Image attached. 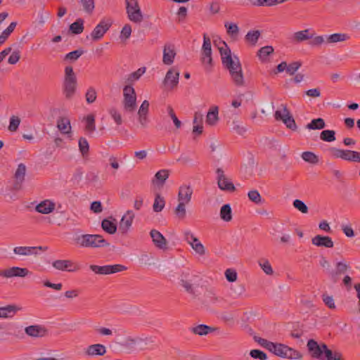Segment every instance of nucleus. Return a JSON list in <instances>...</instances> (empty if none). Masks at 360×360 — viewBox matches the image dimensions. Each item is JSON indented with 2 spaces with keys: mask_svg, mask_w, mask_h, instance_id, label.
I'll return each mask as SVG.
<instances>
[{
  "mask_svg": "<svg viewBox=\"0 0 360 360\" xmlns=\"http://www.w3.org/2000/svg\"><path fill=\"white\" fill-rule=\"evenodd\" d=\"M265 348L274 354L283 359H300L302 354L297 350L285 345L274 342H264Z\"/></svg>",
  "mask_w": 360,
  "mask_h": 360,
  "instance_id": "1",
  "label": "nucleus"
},
{
  "mask_svg": "<svg viewBox=\"0 0 360 360\" xmlns=\"http://www.w3.org/2000/svg\"><path fill=\"white\" fill-rule=\"evenodd\" d=\"M219 53L221 57L223 65L229 70V75H232L235 71L242 70L239 58L236 56H232L229 46L225 42L219 47Z\"/></svg>",
  "mask_w": 360,
  "mask_h": 360,
  "instance_id": "2",
  "label": "nucleus"
},
{
  "mask_svg": "<svg viewBox=\"0 0 360 360\" xmlns=\"http://www.w3.org/2000/svg\"><path fill=\"white\" fill-rule=\"evenodd\" d=\"M75 243L83 248H101L109 245V243L98 234H83L75 238Z\"/></svg>",
  "mask_w": 360,
  "mask_h": 360,
  "instance_id": "3",
  "label": "nucleus"
},
{
  "mask_svg": "<svg viewBox=\"0 0 360 360\" xmlns=\"http://www.w3.org/2000/svg\"><path fill=\"white\" fill-rule=\"evenodd\" d=\"M125 5L129 20L133 23L141 24L144 19V15L138 0H125Z\"/></svg>",
  "mask_w": 360,
  "mask_h": 360,
  "instance_id": "4",
  "label": "nucleus"
},
{
  "mask_svg": "<svg viewBox=\"0 0 360 360\" xmlns=\"http://www.w3.org/2000/svg\"><path fill=\"white\" fill-rule=\"evenodd\" d=\"M63 88L65 96L68 98L74 94L77 88V77L73 68L70 66H67L65 68Z\"/></svg>",
  "mask_w": 360,
  "mask_h": 360,
  "instance_id": "5",
  "label": "nucleus"
},
{
  "mask_svg": "<svg viewBox=\"0 0 360 360\" xmlns=\"http://www.w3.org/2000/svg\"><path fill=\"white\" fill-rule=\"evenodd\" d=\"M122 105L126 112H133L136 108V94L131 86L127 85L123 89Z\"/></svg>",
  "mask_w": 360,
  "mask_h": 360,
  "instance_id": "6",
  "label": "nucleus"
},
{
  "mask_svg": "<svg viewBox=\"0 0 360 360\" xmlns=\"http://www.w3.org/2000/svg\"><path fill=\"white\" fill-rule=\"evenodd\" d=\"M185 240L191 245L193 251L198 256L202 257L205 255L206 250L205 246L200 240L190 230L184 231Z\"/></svg>",
  "mask_w": 360,
  "mask_h": 360,
  "instance_id": "7",
  "label": "nucleus"
},
{
  "mask_svg": "<svg viewBox=\"0 0 360 360\" xmlns=\"http://www.w3.org/2000/svg\"><path fill=\"white\" fill-rule=\"evenodd\" d=\"M329 152L334 158H341L345 160L360 162V153L359 152L342 150L337 148H331Z\"/></svg>",
  "mask_w": 360,
  "mask_h": 360,
  "instance_id": "8",
  "label": "nucleus"
},
{
  "mask_svg": "<svg viewBox=\"0 0 360 360\" xmlns=\"http://www.w3.org/2000/svg\"><path fill=\"white\" fill-rule=\"evenodd\" d=\"M150 103L147 100H144L139 108L137 111V122L139 127L141 129H146L150 122L149 117Z\"/></svg>",
  "mask_w": 360,
  "mask_h": 360,
  "instance_id": "9",
  "label": "nucleus"
},
{
  "mask_svg": "<svg viewBox=\"0 0 360 360\" xmlns=\"http://www.w3.org/2000/svg\"><path fill=\"white\" fill-rule=\"evenodd\" d=\"M216 180L218 187L221 191H233L235 186L231 180L226 176L222 168L216 169Z\"/></svg>",
  "mask_w": 360,
  "mask_h": 360,
  "instance_id": "10",
  "label": "nucleus"
},
{
  "mask_svg": "<svg viewBox=\"0 0 360 360\" xmlns=\"http://www.w3.org/2000/svg\"><path fill=\"white\" fill-rule=\"evenodd\" d=\"M30 274L31 272L27 268L19 266H12L0 271V276L5 278H12L14 277L24 278Z\"/></svg>",
  "mask_w": 360,
  "mask_h": 360,
  "instance_id": "11",
  "label": "nucleus"
},
{
  "mask_svg": "<svg viewBox=\"0 0 360 360\" xmlns=\"http://www.w3.org/2000/svg\"><path fill=\"white\" fill-rule=\"evenodd\" d=\"M179 71L172 67L167 72L163 80L164 85L169 90L174 89L179 84Z\"/></svg>",
  "mask_w": 360,
  "mask_h": 360,
  "instance_id": "12",
  "label": "nucleus"
},
{
  "mask_svg": "<svg viewBox=\"0 0 360 360\" xmlns=\"http://www.w3.org/2000/svg\"><path fill=\"white\" fill-rule=\"evenodd\" d=\"M111 24L110 20H101L90 34L91 39L95 41L101 39L106 32L110 29Z\"/></svg>",
  "mask_w": 360,
  "mask_h": 360,
  "instance_id": "13",
  "label": "nucleus"
},
{
  "mask_svg": "<svg viewBox=\"0 0 360 360\" xmlns=\"http://www.w3.org/2000/svg\"><path fill=\"white\" fill-rule=\"evenodd\" d=\"M135 214L132 210H127L122 217L120 224L119 230L122 234H126L131 228Z\"/></svg>",
  "mask_w": 360,
  "mask_h": 360,
  "instance_id": "14",
  "label": "nucleus"
},
{
  "mask_svg": "<svg viewBox=\"0 0 360 360\" xmlns=\"http://www.w3.org/2000/svg\"><path fill=\"white\" fill-rule=\"evenodd\" d=\"M170 171L169 169H160L155 173L151 180V184L154 188L160 190L164 186L165 181L169 178Z\"/></svg>",
  "mask_w": 360,
  "mask_h": 360,
  "instance_id": "15",
  "label": "nucleus"
},
{
  "mask_svg": "<svg viewBox=\"0 0 360 360\" xmlns=\"http://www.w3.org/2000/svg\"><path fill=\"white\" fill-rule=\"evenodd\" d=\"M150 236L153 245L159 250H166L168 248V241L165 236L158 231L152 229L150 231Z\"/></svg>",
  "mask_w": 360,
  "mask_h": 360,
  "instance_id": "16",
  "label": "nucleus"
},
{
  "mask_svg": "<svg viewBox=\"0 0 360 360\" xmlns=\"http://www.w3.org/2000/svg\"><path fill=\"white\" fill-rule=\"evenodd\" d=\"M162 52V63L166 65H172L176 56L175 46L170 43L166 44L163 47Z\"/></svg>",
  "mask_w": 360,
  "mask_h": 360,
  "instance_id": "17",
  "label": "nucleus"
},
{
  "mask_svg": "<svg viewBox=\"0 0 360 360\" xmlns=\"http://www.w3.org/2000/svg\"><path fill=\"white\" fill-rule=\"evenodd\" d=\"M193 193V188L191 186L186 184L181 186L177 195L178 202L189 204L191 201Z\"/></svg>",
  "mask_w": 360,
  "mask_h": 360,
  "instance_id": "18",
  "label": "nucleus"
},
{
  "mask_svg": "<svg viewBox=\"0 0 360 360\" xmlns=\"http://www.w3.org/2000/svg\"><path fill=\"white\" fill-rule=\"evenodd\" d=\"M25 333L31 338H42L46 335V328L41 325H32L25 327Z\"/></svg>",
  "mask_w": 360,
  "mask_h": 360,
  "instance_id": "19",
  "label": "nucleus"
},
{
  "mask_svg": "<svg viewBox=\"0 0 360 360\" xmlns=\"http://www.w3.org/2000/svg\"><path fill=\"white\" fill-rule=\"evenodd\" d=\"M52 266L59 271H67L74 272L78 270V267L71 260L58 259L52 263Z\"/></svg>",
  "mask_w": 360,
  "mask_h": 360,
  "instance_id": "20",
  "label": "nucleus"
},
{
  "mask_svg": "<svg viewBox=\"0 0 360 360\" xmlns=\"http://www.w3.org/2000/svg\"><path fill=\"white\" fill-rule=\"evenodd\" d=\"M313 38V34L311 33L309 29H305L303 30L297 31L294 32L290 39L293 43L297 44L302 41L311 39Z\"/></svg>",
  "mask_w": 360,
  "mask_h": 360,
  "instance_id": "21",
  "label": "nucleus"
},
{
  "mask_svg": "<svg viewBox=\"0 0 360 360\" xmlns=\"http://www.w3.org/2000/svg\"><path fill=\"white\" fill-rule=\"evenodd\" d=\"M56 207L54 202L50 200H44L40 202L35 207V210L39 213L43 214H49L51 213Z\"/></svg>",
  "mask_w": 360,
  "mask_h": 360,
  "instance_id": "22",
  "label": "nucleus"
},
{
  "mask_svg": "<svg viewBox=\"0 0 360 360\" xmlns=\"http://www.w3.org/2000/svg\"><path fill=\"white\" fill-rule=\"evenodd\" d=\"M84 353L88 356H103L106 353V348L101 344H94L86 347Z\"/></svg>",
  "mask_w": 360,
  "mask_h": 360,
  "instance_id": "23",
  "label": "nucleus"
},
{
  "mask_svg": "<svg viewBox=\"0 0 360 360\" xmlns=\"http://www.w3.org/2000/svg\"><path fill=\"white\" fill-rule=\"evenodd\" d=\"M46 250L47 248H43L41 246L39 247H27V246H19L15 247L13 250V252L16 255H37L38 253V250Z\"/></svg>",
  "mask_w": 360,
  "mask_h": 360,
  "instance_id": "24",
  "label": "nucleus"
},
{
  "mask_svg": "<svg viewBox=\"0 0 360 360\" xmlns=\"http://www.w3.org/2000/svg\"><path fill=\"white\" fill-rule=\"evenodd\" d=\"M311 243L313 245L318 247L333 248L334 245L333 241L330 237L321 235L314 236L311 240Z\"/></svg>",
  "mask_w": 360,
  "mask_h": 360,
  "instance_id": "25",
  "label": "nucleus"
},
{
  "mask_svg": "<svg viewBox=\"0 0 360 360\" xmlns=\"http://www.w3.org/2000/svg\"><path fill=\"white\" fill-rule=\"evenodd\" d=\"M101 228L107 233L112 235L117 230V220L113 218L104 219L101 221Z\"/></svg>",
  "mask_w": 360,
  "mask_h": 360,
  "instance_id": "26",
  "label": "nucleus"
},
{
  "mask_svg": "<svg viewBox=\"0 0 360 360\" xmlns=\"http://www.w3.org/2000/svg\"><path fill=\"white\" fill-rule=\"evenodd\" d=\"M57 128L62 134L71 136L72 127L68 117H60L57 120Z\"/></svg>",
  "mask_w": 360,
  "mask_h": 360,
  "instance_id": "27",
  "label": "nucleus"
},
{
  "mask_svg": "<svg viewBox=\"0 0 360 360\" xmlns=\"http://www.w3.org/2000/svg\"><path fill=\"white\" fill-rule=\"evenodd\" d=\"M19 310H20V307L13 304H8L5 307H0V318L11 319L13 317Z\"/></svg>",
  "mask_w": 360,
  "mask_h": 360,
  "instance_id": "28",
  "label": "nucleus"
},
{
  "mask_svg": "<svg viewBox=\"0 0 360 360\" xmlns=\"http://www.w3.org/2000/svg\"><path fill=\"white\" fill-rule=\"evenodd\" d=\"M274 51V49L271 46H265L258 51L257 57L262 63H267L269 61Z\"/></svg>",
  "mask_w": 360,
  "mask_h": 360,
  "instance_id": "29",
  "label": "nucleus"
},
{
  "mask_svg": "<svg viewBox=\"0 0 360 360\" xmlns=\"http://www.w3.org/2000/svg\"><path fill=\"white\" fill-rule=\"evenodd\" d=\"M219 120V108L217 106L212 107L206 115V124L210 126H214Z\"/></svg>",
  "mask_w": 360,
  "mask_h": 360,
  "instance_id": "30",
  "label": "nucleus"
},
{
  "mask_svg": "<svg viewBox=\"0 0 360 360\" xmlns=\"http://www.w3.org/2000/svg\"><path fill=\"white\" fill-rule=\"evenodd\" d=\"M252 6H274L285 2V0H248Z\"/></svg>",
  "mask_w": 360,
  "mask_h": 360,
  "instance_id": "31",
  "label": "nucleus"
},
{
  "mask_svg": "<svg viewBox=\"0 0 360 360\" xmlns=\"http://www.w3.org/2000/svg\"><path fill=\"white\" fill-rule=\"evenodd\" d=\"M126 269L124 266L121 264L105 265L102 266L101 275H108L122 271Z\"/></svg>",
  "mask_w": 360,
  "mask_h": 360,
  "instance_id": "32",
  "label": "nucleus"
},
{
  "mask_svg": "<svg viewBox=\"0 0 360 360\" xmlns=\"http://www.w3.org/2000/svg\"><path fill=\"white\" fill-rule=\"evenodd\" d=\"M328 35L329 45H333L338 42L345 41L349 39V35L345 33H334Z\"/></svg>",
  "mask_w": 360,
  "mask_h": 360,
  "instance_id": "33",
  "label": "nucleus"
},
{
  "mask_svg": "<svg viewBox=\"0 0 360 360\" xmlns=\"http://www.w3.org/2000/svg\"><path fill=\"white\" fill-rule=\"evenodd\" d=\"M83 122H84L85 129L87 132L92 133L96 130L95 116L93 114H89L84 117Z\"/></svg>",
  "mask_w": 360,
  "mask_h": 360,
  "instance_id": "34",
  "label": "nucleus"
},
{
  "mask_svg": "<svg viewBox=\"0 0 360 360\" xmlns=\"http://www.w3.org/2000/svg\"><path fill=\"white\" fill-rule=\"evenodd\" d=\"M231 79L233 84L237 86H245V77L243 72V69L239 71H235L232 75H230Z\"/></svg>",
  "mask_w": 360,
  "mask_h": 360,
  "instance_id": "35",
  "label": "nucleus"
},
{
  "mask_svg": "<svg viewBox=\"0 0 360 360\" xmlns=\"http://www.w3.org/2000/svg\"><path fill=\"white\" fill-rule=\"evenodd\" d=\"M165 206V200L160 193H156L153 205V210L155 212H161Z\"/></svg>",
  "mask_w": 360,
  "mask_h": 360,
  "instance_id": "36",
  "label": "nucleus"
},
{
  "mask_svg": "<svg viewBox=\"0 0 360 360\" xmlns=\"http://www.w3.org/2000/svg\"><path fill=\"white\" fill-rule=\"evenodd\" d=\"M230 130L240 136L243 135L247 131L246 127L238 120L231 122L230 124Z\"/></svg>",
  "mask_w": 360,
  "mask_h": 360,
  "instance_id": "37",
  "label": "nucleus"
},
{
  "mask_svg": "<svg viewBox=\"0 0 360 360\" xmlns=\"http://www.w3.org/2000/svg\"><path fill=\"white\" fill-rule=\"evenodd\" d=\"M221 219L224 221H230L232 219L231 207L229 204L224 205L220 210Z\"/></svg>",
  "mask_w": 360,
  "mask_h": 360,
  "instance_id": "38",
  "label": "nucleus"
},
{
  "mask_svg": "<svg viewBox=\"0 0 360 360\" xmlns=\"http://www.w3.org/2000/svg\"><path fill=\"white\" fill-rule=\"evenodd\" d=\"M311 39V44L312 46H322V45L329 46L328 34L314 36V34H313V38Z\"/></svg>",
  "mask_w": 360,
  "mask_h": 360,
  "instance_id": "39",
  "label": "nucleus"
},
{
  "mask_svg": "<svg viewBox=\"0 0 360 360\" xmlns=\"http://www.w3.org/2000/svg\"><path fill=\"white\" fill-rule=\"evenodd\" d=\"M224 26L226 29L228 34L231 37L236 39L238 37L239 28L236 23L231 22H226Z\"/></svg>",
  "mask_w": 360,
  "mask_h": 360,
  "instance_id": "40",
  "label": "nucleus"
},
{
  "mask_svg": "<svg viewBox=\"0 0 360 360\" xmlns=\"http://www.w3.org/2000/svg\"><path fill=\"white\" fill-rule=\"evenodd\" d=\"M187 205H188V203L178 202V204L174 209L175 215L178 219H184L186 218V206Z\"/></svg>",
  "mask_w": 360,
  "mask_h": 360,
  "instance_id": "41",
  "label": "nucleus"
},
{
  "mask_svg": "<svg viewBox=\"0 0 360 360\" xmlns=\"http://www.w3.org/2000/svg\"><path fill=\"white\" fill-rule=\"evenodd\" d=\"M70 30L75 34H81L84 30V20L82 18L77 19L70 25Z\"/></svg>",
  "mask_w": 360,
  "mask_h": 360,
  "instance_id": "42",
  "label": "nucleus"
},
{
  "mask_svg": "<svg viewBox=\"0 0 360 360\" xmlns=\"http://www.w3.org/2000/svg\"><path fill=\"white\" fill-rule=\"evenodd\" d=\"M281 107L282 108L281 110H278L275 112L274 116L276 120H281L283 122L284 120L291 116V115L286 105H282Z\"/></svg>",
  "mask_w": 360,
  "mask_h": 360,
  "instance_id": "43",
  "label": "nucleus"
},
{
  "mask_svg": "<svg viewBox=\"0 0 360 360\" xmlns=\"http://www.w3.org/2000/svg\"><path fill=\"white\" fill-rule=\"evenodd\" d=\"M325 122L322 118L312 120L307 126L308 129H322L325 127Z\"/></svg>",
  "mask_w": 360,
  "mask_h": 360,
  "instance_id": "44",
  "label": "nucleus"
},
{
  "mask_svg": "<svg viewBox=\"0 0 360 360\" xmlns=\"http://www.w3.org/2000/svg\"><path fill=\"white\" fill-rule=\"evenodd\" d=\"M212 330V328L207 325L200 324L193 327L191 331L198 335H205Z\"/></svg>",
  "mask_w": 360,
  "mask_h": 360,
  "instance_id": "45",
  "label": "nucleus"
},
{
  "mask_svg": "<svg viewBox=\"0 0 360 360\" xmlns=\"http://www.w3.org/2000/svg\"><path fill=\"white\" fill-rule=\"evenodd\" d=\"M84 53L82 49H77L67 53L64 59L70 63L76 61Z\"/></svg>",
  "mask_w": 360,
  "mask_h": 360,
  "instance_id": "46",
  "label": "nucleus"
},
{
  "mask_svg": "<svg viewBox=\"0 0 360 360\" xmlns=\"http://www.w3.org/2000/svg\"><path fill=\"white\" fill-rule=\"evenodd\" d=\"M301 157L305 162L311 164H316L319 162L318 157L314 153L310 151L303 152Z\"/></svg>",
  "mask_w": 360,
  "mask_h": 360,
  "instance_id": "47",
  "label": "nucleus"
},
{
  "mask_svg": "<svg viewBox=\"0 0 360 360\" xmlns=\"http://www.w3.org/2000/svg\"><path fill=\"white\" fill-rule=\"evenodd\" d=\"M248 196L250 200L257 205H260L263 202L261 195L257 190H251L248 193Z\"/></svg>",
  "mask_w": 360,
  "mask_h": 360,
  "instance_id": "48",
  "label": "nucleus"
},
{
  "mask_svg": "<svg viewBox=\"0 0 360 360\" xmlns=\"http://www.w3.org/2000/svg\"><path fill=\"white\" fill-rule=\"evenodd\" d=\"M8 335L18 338L21 335V327L16 323H11L8 325Z\"/></svg>",
  "mask_w": 360,
  "mask_h": 360,
  "instance_id": "49",
  "label": "nucleus"
},
{
  "mask_svg": "<svg viewBox=\"0 0 360 360\" xmlns=\"http://www.w3.org/2000/svg\"><path fill=\"white\" fill-rule=\"evenodd\" d=\"M79 4L82 5L83 10L89 14L92 13L94 10V0H79Z\"/></svg>",
  "mask_w": 360,
  "mask_h": 360,
  "instance_id": "50",
  "label": "nucleus"
},
{
  "mask_svg": "<svg viewBox=\"0 0 360 360\" xmlns=\"http://www.w3.org/2000/svg\"><path fill=\"white\" fill-rule=\"evenodd\" d=\"M320 266L325 269L326 273L331 276L332 278L335 277V272L333 270L330 269V264L329 261L326 258L322 257L319 260Z\"/></svg>",
  "mask_w": 360,
  "mask_h": 360,
  "instance_id": "51",
  "label": "nucleus"
},
{
  "mask_svg": "<svg viewBox=\"0 0 360 360\" xmlns=\"http://www.w3.org/2000/svg\"><path fill=\"white\" fill-rule=\"evenodd\" d=\"M26 173V167L24 164L20 163L18 165V168L15 173V178L18 181L22 182L25 179Z\"/></svg>",
  "mask_w": 360,
  "mask_h": 360,
  "instance_id": "52",
  "label": "nucleus"
},
{
  "mask_svg": "<svg viewBox=\"0 0 360 360\" xmlns=\"http://www.w3.org/2000/svg\"><path fill=\"white\" fill-rule=\"evenodd\" d=\"M260 36V33L257 30L250 31L245 35V39L248 42L250 43L252 45H255L259 37Z\"/></svg>",
  "mask_w": 360,
  "mask_h": 360,
  "instance_id": "53",
  "label": "nucleus"
},
{
  "mask_svg": "<svg viewBox=\"0 0 360 360\" xmlns=\"http://www.w3.org/2000/svg\"><path fill=\"white\" fill-rule=\"evenodd\" d=\"M335 133L333 130H323L321 133L320 138L321 140L327 142H332L335 140Z\"/></svg>",
  "mask_w": 360,
  "mask_h": 360,
  "instance_id": "54",
  "label": "nucleus"
},
{
  "mask_svg": "<svg viewBox=\"0 0 360 360\" xmlns=\"http://www.w3.org/2000/svg\"><path fill=\"white\" fill-rule=\"evenodd\" d=\"M79 148L82 156H86L89 150V145L87 140L85 138H80L79 140Z\"/></svg>",
  "mask_w": 360,
  "mask_h": 360,
  "instance_id": "55",
  "label": "nucleus"
},
{
  "mask_svg": "<svg viewBox=\"0 0 360 360\" xmlns=\"http://www.w3.org/2000/svg\"><path fill=\"white\" fill-rule=\"evenodd\" d=\"M20 124V119L15 115H13L10 118L8 130L11 132H15L19 127Z\"/></svg>",
  "mask_w": 360,
  "mask_h": 360,
  "instance_id": "56",
  "label": "nucleus"
},
{
  "mask_svg": "<svg viewBox=\"0 0 360 360\" xmlns=\"http://www.w3.org/2000/svg\"><path fill=\"white\" fill-rule=\"evenodd\" d=\"M259 265L263 271L266 275H272L274 273L273 269L270 262L267 259H262L259 262Z\"/></svg>",
  "mask_w": 360,
  "mask_h": 360,
  "instance_id": "57",
  "label": "nucleus"
},
{
  "mask_svg": "<svg viewBox=\"0 0 360 360\" xmlns=\"http://www.w3.org/2000/svg\"><path fill=\"white\" fill-rule=\"evenodd\" d=\"M146 68H140L135 72L131 73L128 76V81L130 82H134L139 79V78L145 73Z\"/></svg>",
  "mask_w": 360,
  "mask_h": 360,
  "instance_id": "58",
  "label": "nucleus"
},
{
  "mask_svg": "<svg viewBox=\"0 0 360 360\" xmlns=\"http://www.w3.org/2000/svg\"><path fill=\"white\" fill-rule=\"evenodd\" d=\"M110 115L117 125L122 123V118L120 112L115 108H111L108 110Z\"/></svg>",
  "mask_w": 360,
  "mask_h": 360,
  "instance_id": "59",
  "label": "nucleus"
},
{
  "mask_svg": "<svg viewBox=\"0 0 360 360\" xmlns=\"http://www.w3.org/2000/svg\"><path fill=\"white\" fill-rule=\"evenodd\" d=\"M131 34V26L129 24H126L122 27L121 32L120 38L122 41H126L128 39Z\"/></svg>",
  "mask_w": 360,
  "mask_h": 360,
  "instance_id": "60",
  "label": "nucleus"
},
{
  "mask_svg": "<svg viewBox=\"0 0 360 360\" xmlns=\"http://www.w3.org/2000/svg\"><path fill=\"white\" fill-rule=\"evenodd\" d=\"M349 269V266L344 261L339 262L336 264V269L334 271L335 277L341 274L345 273Z\"/></svg>",
  "mask_w": 360,
  "mask_h": 360,
  "instance_id": "61",
  "label": "nucleus"
},
{
  "mask_svg": "<svg viewBox=\"0 0 360 360\" xmlns=\"http://www.w3.org/2000/svg\"><path fill=\"white\" fill-rule=\"evenodd\" d=\"M202 53H212L211 41L210 39L205 34L203 36Z\"/></svg>",
  "mask_w": 360,
  "mask_h": 360,
  "instance_id": "62",
  "label": "nucleus"
},
{
  "mask_svg": "<svg viewBox=\"0 0 360 360\" xmlns=\"http://www.w3.org/2000/svg\"><path fill=\"white\" fill-rule=\"evenodd\" d=\"M293 206L303 214L308 212V207L306 204L301 200L296 199L293 201Z\"/></svg>",
  "mask_w": 360,
  "mask_h": 360,
  "instance_id": "63",
  "label": "nucleus"
},
{
  "mask_svg": "<svg viewBox=\"0 0 360 360\" xmlns=\"http://www.w3.org/2000/svg\"><path fill=\"white\" fill-rule=\"evenodd\" d=\"M250 355L251 357L256 359L266 360L267 359L266 354L259 349H252L250 352Z\"/></svg>",
  "mask_w": 360,
  "mask_h": 360,
  "instance_id": "64",
  "label": "nucleus"
}]
</instances>
